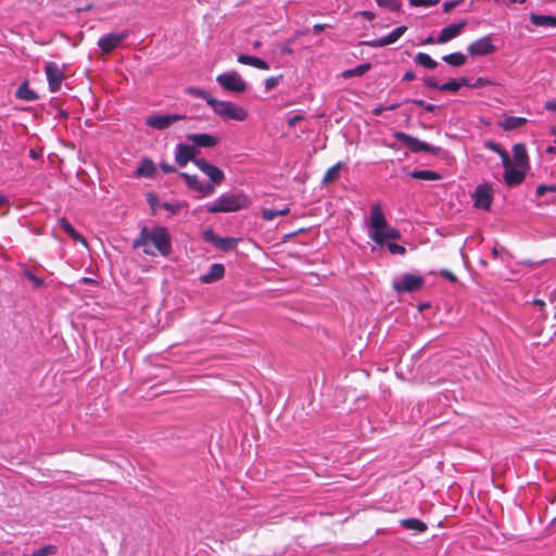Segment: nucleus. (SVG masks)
I'll return each instance as SVG.
<instances>
[{"mask_svg": "<svg viewBox=\"0 0 556 556\" xmlns=\"http://www.w3.org/2000/svg\"><path fill=\"white\" fill-rule=\"evenodd\" d=\"M413 7H432L439 3V0H408Z\"/></svg>", "mask_w": 556, "mask_h": 556, "instance_id": "79ce46f5", "label": "nucleus"}, {"mask_svg": "<svg viewBox=\"0 0 556 556\" xmlns=\"http://www.w3.org/2000/svg\"><path fill=\"white\" fill-rule=\"evenodd\" d=\"M250 203V199L243 192L224 193L212 205H208L206 211L211 214L237 212L247 208Z\"/></svg>", "mask_w": 556, "mask_h": 556, "instance_id": "7ed1b4c3", "label": "nucleus"}, {"mask_svg": "<svg viewBox=\"0 0 556 556\" xmlns=\"http://www.w3.org/2000/svg\"><path fill=\"white\" fill-rule=\"evenodd\" d=\"M238 62L244 65H250L253 67H256L258 70L267 71L269 70V65L264 60L253 56V55H247V54H240L238 56Z\"/></svg>", "mask_w": 556, "mask_h": 556, "instance_id": "393cba45", "label": "nucleus"}, {"mask_svg": "<svg viewBox=\"0 0 556 556\" xmlns=\"http://www.w3.org/2000/svg\"><path fill=\"white\" fill-rule=\"evenodd\" d=\"M384 110H387V109H386V108H383V106H377V108H375V109L372 110V114H374V115H376V116H378V115H380Z\"/></svg>", "mask_w": 556, "mask_h": 556, "instance_id": "0e129e2a", "label": "nucleus"}, {"mask_svg": "<svg viewBox=\"0 0 556 556\" xmlns=\"http://www.w3.org/2000/svg\"><path fill=\"white\" fill-rule=\"evenodd\" d=\"M387 247H388V250L390 251V253L392 254H400V255H404L406 253V249L405 247L401 245V244H397V243H393V242H387L386 243Z\"/></svg>", "mask_w": 556, "mask_h": 556, "instance_id": "58836bf2", "label": "nucleus"}, {"mask_svg": "<svg viewBox=\"0 0 556 556\" xmlns=\"http://www.w3.org/2000/svg\"><path fill=\"white\" fill-rule=\"evenodd\" d=\"M281 78H282L281 75L280 76H271V77L266 78V80H265L266 90L269 91V90L276 88Z\"/></svg>", "mask_w": 556, "mask_h": 556, "instance_id": "a19ab883", "label": "nucleus"}, {"mask_svg": "<svg viewBox=\"0 0 556 556\" xmlns=\"http://www.w3.org/2000/svg\"><path fill=\"white\" fill-rule=\"evenodd\" d=\"M195 166L208 177L210 182H206V186H212L214 193L216 187L220 186L225 180L224 172L217 166L208 163L205 159L195 161Z\"/></svg>", "mask_w": 556, "mask_h": 556, "instance_id": "0eeeda50", "label": "nucleus"}, {"mask_svg": "<svg viewBox=\"0 0 556 556\" xmlns=\"http://www.w3.org/2000/svg\"><path fill=\"white\" fill-rule=\"evenodd\" d=\"M456 80H457L458 89H460L462 87H471L470 80L466 77H462Z\"/></svg>", "mask_w": 556, "mask_h": 556, "instance_id": "603ef678", "label": "nucleus"}, {"mask_svg": "<svg viewBox=\"0 0 556 556\" xmlns=\"http://www.w3.org/2000/svg\"><path fill=\"white\" fill-rule=\"evenodd\" d=\"M513 166L521 167L523 169L530 168V162L523 143H515L513 146Z\"/></svg>", "mask_w": 556, "mask_h": 556, "instance_id": "aec40b11", "label": "nucleus"}, {"mask_svg": "<svg viewBox=\"0 0 556 556\" xmlns=\"http://www.w3.org/2000/svg\"><path fill=\"white\" fill-rule=\"evenodd\" d=\"M290 213L289 207H283L281 210H271V208H263L262 210V217L265 220H273L277 216H286Z\"/></svg>", "mask_w": 556, "mask_h": 556, "instance_id": "f704fd0d", "label": "nucleus"}, {"mask_svg": "<svg viewBox=\"0 0 556 556\" xmlns=\"http://www.w3.org/2000/svg\"><path fill=\"white\" fill-rule=\"evenodd\" d=\"M424 285V277L414 274H405L400 280L393 281L392 287L397 293H402L418 291Z\"/></svg>", "mask_w": 556, "mask_h": 556, "instance_id": "6e6552de", "label": "nucleus"}, {"mask_svg": "<svg viewBox=\"0 0 556 556\" xmlns=\"http://www.w3.org/2000/svg\"><path fill=\"white\" fill-rule=\"evenodd\" d=\"M534 305L539 306L540 308H544L545 307V302L541 299H534L533 302H532Z\"/></svg>", "mask_w": 556, "mask_h": 556, "instance_id": "e2e57ef3", "label": "nucleus"}, {"mask_svg": "<svg viewBox=\"0 0 556 556\" xmlns=\"http://www.w3.org/2000/svg\"><path fill=\"white\" fill-rule=\"evenodd\" d=\"M46 76L49 84V88L52 92L60 89L62 80L64 79V73L62 68L54 62H49L46 65Z\"/></svg>", "mask_w": 556, "mask_h": 556, "instance_id": "4468645a", "label": "nucleus"}, {"mask_svg": "<svg viewBox=\"0 0 556 556\" xmlns=\"http://www.w3.org/2000/svg\"><path fill=\"white\" fill-rule=\"evenodd\" d=\"M369 226L372 229L370 238L379 245L388 240H397L401 233L397 229L388 225L380 203H374L370 207Z\"/></svg>", "mask_w": 556, "mask_h": 556, "instance_id": "f03ea898", "label": "nucleus"}, {"mask_svg": "<svg viewBox=\"0 0 556 556\" xmlns=\"http://www.w3.org/2000/svg\"><path fill=\"white\" fill-rule=\"evenodd\" d=\"M15 96L17 99L30 101L35 99V91L28 87V81L25 80L16 90Z\"/></svg>", "mask_w": 556, "mask_h": 556, "instance_id": "2f4dec72", "label": "nucleus"}, {"mask_svg": "<svg viewBox=\"0 0 556 556\" xmlns=\"http://www.w3.org/2000/svg\"><path fill=\"white\" fill-rule=\"evenodd\" d=\"M304 117L300 114L293 115L288 119V126L290 128H293L300 121H302Z\"/></svg>", "mask_w": 556, "mask_h": 556, "instance_id": "8fccbe9b", "label": "nucleus"}, {"mask_svg": "<svg viewBox=\"0 0 556 556\" xmlns=\"http://www.w3.org/2000/svg\"><path fill=\"white\" fill-rule=\"evenodd\" d=\"M414 61L417 64L430 70H433L438 66L437 61H434L429 54L425 52L417 53Z\"/></svg>", "mask_w": 556, "mask_h": 556, "instance_id": "c756f323", "label": "nucleus"}, {"mask_svg": "<svg viewBox=\"0 0 556 556\" xmlns=\"http://www.w3.org/2000/svg\"><path fill=\"white\" fill-rule=\"evenodd\" d=\"M484 147L497 154H500L503 150H505L501 144L494 142V141H485Z\"/></svg>", "mask_w": 556, "mask_h": 556, "instance_id": "c03bdc74", "label": "nucleus"}, {"mask_svg": "<svg viewBox=\"0 0 556 556\" xmlns=\"http://www.w3.org/2000/svg\"><path fill=\"white\" fill-rule=\"evenodd\" d=\"M394 137L396 139H399L402 143H404L405 147L414 153L427 152V153H431V154H438L440 151V148L432 147V146L419 140L416 137L409 136L402 131H396L394 134Z\"/></svg>", "mask_w": 556, "mask_h": 556, "instance_id": "423d86ee", "label": "nucleus"}, {"mask_svg": "<svg viewBox=\"0 0 556 556\" xmlns=\"http://www.w3.org/2000/svg\"><path fill=\"white\" fill-rule=\"evenodd\" d=\"M135 249L143 248L147 255L154 256L156 251L162 256H168L172 253V238L165 227L156 226L152 229L143 227L137 239L134 240Z\"/></svg>", "mask_w": 556, "mask_h": 556, "instance_id": "f257e3e1", "label": "nucleus"}, {"mask_svg": "<svg viewBox=\"0 0 556 556\" xmlns=\"http://www.w3.org/2000/svg\"><path fill=\"white\" fill-rule=\"evenodd\" d=\"M358 14L365 16L369 21L375 18V14L370 11H363V12H359Z\"/></svg>", "mask_w": 556, "mask_h": 556, "instance_id": "680f3d73", "label": "nucleus"}, {"mask_svg": "<svg viewBox=\"0 0 556 556\" xmlns=\"http://www.w3.org/2000/svg\"><path fill=\"white\" fill-rule=\"evenodd\" d=\"M127 37V33H110L100 37L98 46L103 53L108 54L118 47Z\"/></svg>", "mask_w": 556, "mask_h": 556, "instance_id": "ddd939ff", "label": "nucleus"}, {"mask_svg": "<svg viewBox=\"0 0 556 556\" xmlns=\"http://www.w3.org/2000/svg\"><path fill=\"white\" fill-rule=\"evenodd\" d=\"M80 283H84V285H97L98 281L93 278H89V277H83L80 280H79Z\"/></svg>", "mask_w": 556, "mask_h": 556, "instance_id": "6e6d98bb", "label": "nucleus"}, {"mask_svg": "<svg viewBox=\"0 0 556 556\" xmlns=\"http://www.w3.org/2000/svg\"><path fill=\"white\" fill-rule=\"evenodd\" d=\"M163 207H164L166 211L172 212L173 214H176V213L179 211V206H174L173 204L167 203V202H165V203L163 204Z\"/></svg>", "mask_w": 556, "mask_h": 556, "instance_id": "5fc2aeb1", "label": "nucleus"}, {"mask_svg": "<svg viewBox=\"0 0 556 556\" xmlns=\"http://www.w3.org/2000/svg\"><path fill=\"white\" fill-rule=\"evenodd\" d=\"M406 30H407L406 26H400V27L393 29L389 35H387L382 38L366 41L364 43L371 48L384 47V46H388V45H391V43L397 41L405 34Z\"/></svg>", "mask_w": 556, "mask_h": 556, "instance_id": "f3484780", "label": "nucleus"}, {"mask_svg": "<svg viewBox=\"0 0 556 556\" xmlns=\"http://www.w3.org/2000/svg\"><path fill=\"white\" fill-rule=\"evenodd\" d=\"M225 275V267L223 264L215 263L210 267L207 274L200 277L202 283H212L220 280Z\"/></svg>", "mask_w": 556, "mask_h": 556, "instance_id": "4be33fe9", "label": "nucleus"}, {"mask_svg": "<svg viewBox=\"0 0 556 556\" xmlns=\"http://www.w3.org/2000/svg\"><path fill=\"white\" fill-rule=\"evenodd\" d=\"M185 115L180 114H165V115H150L148 116L146 124L151 127L159 130H163L168 128L174 123L185 119Z\"/></svg>", "mask_w": 556, "mask_h": 556, "instance_id": "9b49d317", "label": "nucleus"}, {"mask_svg": "<svg viewBox=\"0 0 556 556\" xmlns=\"http://www.w3.org/2000/svg\"><path fill=\"white\" fill-rule=\"evenodd\" d=\"M529 169H523L521 167H508L505 169L503 174L504 181L507 187H517L521 185L526 179V174Z\"/></svg>", "mask_w": 556, "mask_h": 556, "instance_id": "dca6fc26", "label": "nucleus"}, {"mask_svg": "<svg viewBox=\"0 0 556 556\" xmlns=\"http://www.w3.org/2000/svg\"><path fill=\"white\" fill-rule=\"evenodd\" d=\"M208 105L213 109L215 114L220 116L223 119L243 122L248 117V113L243 108L229 101L211 99L208 100Z\"/></svg>", "mask_w": 556, "mask_h": 556, "instance_id": "20e7f679", "label": "nucleus"}, {"mask_svg": "<svg viewBox=\"0 0 556 556\" xmlns=\"http://www.w3.org/2000/svg\"><path fill=\"white\" fill-rule=\"evenodd\" d=\"M204 236L207 241L212 242L216 248L220 249L224 252L231 251L237 247L238 240L235 238H219L215 236V233L212 230L206 231Z\"/></svg>", "mask_w": 556, "mask_h": 556, "instance_id": "6ab92c4d", "label": "nucleus"}, {"mask_svg": "<svg viewBox=\"0 0 556 556\" xmlns=\"http://www.w3.org/2000/svg\"><path fill=\"white\" fill-rule=\"evenodd\" d=\"M440 90L441 91L457 92L459 90L458 89V85H457V80L456 79H451L447 83L442 84L440 86Z\"/></svg>", "mask_w": 556, "mask_h": 556, "instance_id": "ea45409f", "label": "nucleus"}, {"mask_svg": "<svg viewBox=\"0 0 556 556\" xmlns=\"http://www.w3.org/2000/svg\"><path fill=\"white\" fill-rule=\"evenodd\" d=\"M380 7L388 8L390 11L399 12L401 10V0H376Z\"/></svg>", "mask_w": 556, "mask_h": 556, "instance_id": "c9c22d12", "label": "nucleus"}, {"mask_svg": "<svg viewBox=\"0 0 556 556\" xmlns=\"http://www.w3.org/2000/svg\"><path fill=\"white\" fill-rule=\"evenodd\" d=\"M546 152H547V153H551V154H556V147H548V148L546 149Z\"/></svg>", "mask_w": 556, "mask_h": 556, "instance_id": "774afa93", "label": "nucleus"}, {"mask_svg": "<svg viewBox=\"0 0 556 556\" xmlns=\"http://www.w3.org/2000/svg\"><path fill=\"white\" fill-rule=\"evenodd\" d=\"M526 123L527 118L525 117L508 116L500 123V126L504 130H513L523 126Z\"/></svg>", "mask_w": 556, "mask_h": 556, "instance_id": "cd10ccee", "label": "nucleus"}, {"mask_svg": "<svg viewBox=\"0 0 556 556\" xmlns=\"http://www.w3.org/2000/svg\"><path fill=\"white\" fill-rule=\"evenodd\" d=\"M409 175L412 178L421 179V180H439V179H441L440 174L432 172V170H428V169L415 170V172H412Z\"/></svg>", "mask_w": 556, "mask_h": 556, "instance_id": "72a5a7b5", "label": "nucleus"}, {"mask_svg": "<svg viewBox=\"0 0 556 556\" xmlns=\"http://www.w3.org/2000/svg\"><path fill=\"white\" fill-rule=\"evenodd\" d=\"M327 26H328L327 24L318 23L313 26V30H314V33H320V31L325 30Z\"/></svg>", "mask_w": 556, "mask_h": 556, "instance_id": "13d9d810", "label": "nucleus"}, {"mask_svg": "<svg viewBox=\"0 0 556 556\" xmlns=\"http://www.w3.org/2000/svg\"><path fill=\"white\" fill-rule=\"evenodd\" d=\"M547 191H556V187L555 186L540 185V186H538L535 193H536L538 197H542Z\"/></svg>", "mask_w": 556, "mask_h": 556, "instance_id": "a18cd8bd", "label": "nucleus"}, {"mask_svg": "<svg viewBox=\"0 0 556 556\" xmlns=\"http://www.w3.org/2000/svg\"><path fill=\"white\" fill-rule=\"evenodd\" d=\"M498 155L505 169L513 166V161L506 150H503Z\"/></svg>", "mask_w": 556, "mask_h": 556, "instance_id": "37998d69", "label": "nucleus"}, {"mask_svg": "<svg viewBox=\"0 0 556 556\" xmlns=\"http://www.w3.org/2000/svg\"><path fill=\"white\" fill-rule=\"evenodd\" d=\"M441 276H443L445 279H447L448 281L451 282H456L457 281V277L456 275H454L452 271H450L448 269H442L440 271Z\"/></svg>", "mask_w": 556, "mask_h": 556, "instance_id": "09e8293b", "label": "nucleus"}, {"mask_svg": "<svg viewBox=\"0 0 556 556\" xmlns=\"http://www.w3.org/2000/svg\"><path fill=\"white\" fill-rule=\"evenodd\" d=\"M407 102H413L414 104H416L418 106H425L424 100H407Z\"/></svg>", "mask_w": 556, "mask_h": 556, "instance_id": "338daca9", "label": "nucleus"}, {"mask_svg": "<svg viewBox=\"0 0 556 556\" xmlns=\"http://www.w3.org/2000/svg\"><path fill=\"white\" fill-rule=\"evenodd\" d=\"M466 25H467L466 21H460L456 24H451V25L442 28V30L440 31V35L435 39V42L441 45V43H445V42L454 39L464 30Z\"/></svg>", "mask_w": 556, "mask_h": 556, "instance_id": "a211bd4d", "label": "nucleus"}, {"mask_svg": "<svg viewBox=\"0 0 556 556\" xmlns=\"http://www.w3.org/2000/svg\"><path fill=\"white\" fill-rule=\"evenodd\" d=\"M491 84L492 83L489 79L480 77L473 84H471V88H482Z\"/></svg>", "mask_w": 556, "mask_h": 556, "instance_id": "de8ad7c7", "label": "nucleus"}, {"mask_svg": "<svg viewBox=\"0 0 556 556\" xmlns=\"http://www.w3.org/2000/svg\"><path fill=\"white\" fill-rule=\"evenodd\" d=\"M147 200L152 206H154L157 202V198L153 193H149Z\"/></svg>", "mask_w": 556, "mask_h": 556, "instance_id": "bf43d9fd", "label": "nucleus"}, {"mask_svg": "<svg viewBox=\"0 0 556 556\" xmlns=\"http://www.w3.org/2000/svg\"><path fill=\"white\" fill-rule=\"evenodd\" d=\"M342 166H343V163L338 162L337 164H334L333 166L328 168L323 177L321 184L329 185V184L336 181L337 179H339L340 169L342 168Z\"/></svg>", "mask_w": 556, "mask_h": 556, "instance_id": "c85d7f7f", "label": "nucleus"}, {"mask_svg": "<svg viewBox=\"0 0 556 556\" xmlns=\"http://www.w3.org/2000/svg\"><path fill=\"white\" fill-rule=\"evenodd\" d=\"M416 78V75L414 72L412 71H407L404 75H403V80H406V81H410V80H414Z\"/></svg>", "mask_w": 556, "mask_h": 556, "instance_id": "4d7b16f0", "label": "nucleus"}, {"mask_svg": "<svg viewBox=\"0 0 556 556\" xmlns=\"http://www.w3.org/2000/svg\"><path fill=\"white\" fill-rule=\"evenodd\" d=\"M59 225L73 240L81 243L84 247H87L86 239L71 225V223L65 217L59 219Z\"/></svg>", "mask_w": 556, "mask_h": 556, "instance_id": "b1692460", "label": "nucleus"}, {"mask_svg": "<svg viewBox=\"0 0 556 556\" xmlns=\"http://www.w3.org/2000/svg\"><path fill=\"white\" fill-rule=\"evenodd\" d=\"M155 164L150 159H144L137 167L135 175L137 177H153L155 174Z\"/></svg>", "mask_w": 556, "mask_h": 556, "instance_id": "bb28decb", "label": "nucleus"}, {"mask_svg": "<svg viewBox=\"0 0 556 556\" xmlns=\"http://www.w3.org/2000/svg\"><path fill=\"white\" fill-rule=\"evenodd\" d=\"M400 523L406 530H410L417 533H422L428 529V526L422 520L417 518L402 519Z\"/></svg>", "mask_w": 556, "mask_h": 556, "instance_id": "a878e982", "label": "nucleus"}, {"mask_svg": "<svg viewBox=\"0 0 556 556\" xmlns=\"http://www.w3.org/2000/svg\"><path fill=\"white\" fill-rule=\"evenodd\" d=\"M56 551H58L56 545L49 544V545H46V546L37 549V556L54 555L56 553Z\"/></svg>", "mask_w": 556, "mask_h": 556, "instance_id": "4c0bfd02", "label": "nucleus"}, {"mask_svg": "<svg viewBox=\"0 0 556 556\" xmlns=\"http://www.w3.org/2000/svg\"><path fill=\"white\" fill-rule=\"evenodd\" d=\"M530 22L538 27L556 28V16L554 15H540L531 13L529 15Z\"/></svg>", "mask_w": 556, "mask_h": 556, "instance_id": "5701e85b", "label": "nucleus"}, {"mask_svg": "<svg viewBox=\"0 0 556 556\" xmlns=\"http://www.w3.org/2000/svg\"><path fill=\"white\" fill-rule=\"evenodd\" d=\"M442 60L455 67L463 66L466 63V56L460 52L446 54L442 58Z\"/></svg>", "mask_w": 556, "mask_h": 556, "instance_id": "7c9ffc66", "label": "nucleus"}, {"mask_svg": "<svg viewBox=\"0 0 556 556\" xmlns=\"http://www.w3.org/2000/svg\"><path fill=\"white\" fill-rule=\"evenodd\" d=\"M187 140L198 148H213L218 143V138L210 134L188 135Z\"/></svg>", "mask_w": 556, "mask_h": 556, "instance_id": "412c9836", "label": "nucleus"}, {"mask_svg": "<svg viewBox=\"0 0 556 556\" xmlns=\"http://www.w3.org/2000/svg\"><path fill=\"white\" fill-rule=\"evenodd\" d=\"M180 176L184 178L188 188L197 191L200 197L204 198L213 194V187L206 186V184L202 182L197 175L180 173Z\"/></svg>", "mask_w": 556, "mask_h": 556, "instance_id": "2eb2a0df", "label": "nucleus"}, {"mask_svg": "<svg viewBox=\"0 0 556 556\" xmlns=\"http://www.w3.org/2000/svg\"><path fill=\"white\" fill-rule=\"evenodd\" d=\"M424 108H425L428 112H433V111L437 109V106H435L434 104H430V103H428V104H426V103H425V106H424Z\"/></svg>", "mask_w": 556, "mask_h": 556, "instance_id": "69168bd1", "label": "nucleus"}, {"mask_svg": "<svg viewBox=\"0 0 556 556\" xmlns=\"http://www.w3.org/2000/svg\"><path fill=\"white\" fill-rule=\"evenodd\" d=\"M544 109L547 111L556 112V100L546 101Z\"/></svg>", "mask_w": 556, "mask_h": 556, "instance_id": "864d4df0", "label": "nucleus"}, {"mask_svg": "<svg viewBox=\"0 0 556 556\" xmlns=\"http://www.w3.org/2000/svg\"><path fill=\"white\" fill-rule=\"evenodd\" d=\"M198 149L195 147L179 143L176 147V154H175V161L178 166L185 167L190 161H192L195 164Z\"/></svg>", "mask_w": 556, "mask_h": 556, "instance_id": "f8f14e48", "label": "nucleus"}, {"mask_svg": "<svg viewBox=\"0 0 556 556\" xmlns=\"http://www.w3.org/2000/svg\"><path fill=\"white\" fill-rule=\"evenodd\" d=\"M370 67H371L370 63H364V64L357 65L354 68L345 70L342 73V76L344 78H351V77H354V76H363L364 74H366L370 70Z\"/></svg>", "mask_w": 556, "mask_h": 556, "instance_id": "473e14b6", "label": "nucleus"}, {"mask_svg": "<svg viewBox=\"0 0 556 556\" xmlns=\"http://www.w3.org/2000/svg\"><path fill=\"white\" fill-rule=\"evenodd\" d=\"M216 81L226 91L233 93H243L248 89V83L236 71H229L219 74L216 77Z\"/></svg>", "mask_w": 556, "mask_h": 556, "instance_id": "39448f33", "label": "nucleus"}, {"mask_svg": "<svg viewBox=\"0 0 556 556\" xmlns=\"http://www.w3.org/2000/svg\"><path fill=\"white\" fill-rule=\"evenodd\" d=\"M456 4L457 2H445L443 5L444 12L451 11Z\"/></svg>", "mask_w": 556, "mask_h": 556, "instance_id": "052dcab7", "label": "nucleus"}, {"mask_svg": "<svg viewBox=\"0 0 556 556\" xmlns=\"http://www.w3.org/2000/svg\"><path fill=\"white\" fill-rule=\"evenodd\" d=\"M467 51L470 55H488L495 51V46L493 45V37L492 35H486L482 38H479L471 42L467 47Z\"/></svg>", "mask_w": 556, "mask_h": 556, "instance_id": "9d476101", "label": "nucleus"}, {"mask_svg": "<svg viewBox=\"0 0 556 556\" xmlns=\"http://www.w3.org/2000/svg\"><path fill=\"white\" fill-rule=\"evenodd\" d=\"M472 199L475 207L490 211L493 202L492 185L489 182L479 185L472 194Z\"/></svg>", "mask_w": 556, "mask_h": 556, "instance_id": "1a4fd4ad", "label": "nucleus"}, {"mask_svg": "<svg viewBox=\"0 0 556 556\" xmlns=\"http://www.w3.org/2000/svg\"><path fill=\"white\" fill-rule=\"evenodd\" d=\"M188 92L195 98L205 100L207 104H208V100L214 99L208 92H206L205 90H203L201 88H189Z\"/></svg>", "mask_w": 556, "mask_h": 556, "instance_id": "e433bc0d", "label": "nucleus"}, {"mask_svg": "<svg viewBox=\"0 0 556 556\" xmlns=\"http://www.w3.org/2000/svg\"><path fill=\"white\" fill-rule=\"evenodd\" d=\"M424 85H425L426 87H428V88L438 89V90H440V86H441V85H439V84L435 81V79H434L433 77H431V76H428V77H426V78L424 79Z\"/></svg>", "mask_w": 556, "mask_h": 556, "instance_id": "49530a36", "label": "nucleus"}, {"mask_svg": "<svg viewBox=\"0 0 556 556\" xmlns=\"http://www.w3.org/2000/svg\"><path fill=\"white\" fill-rule=\"evenodd\" d=\"M160 168L165 173V174H168V173H176V168L168 164V163H165V162H162L160 163Z\"/></svg>", "mask_w": 556, "mask_h": 556, "instance_id": "3c124183", "label": "nucleus"}]
</instances>
